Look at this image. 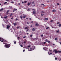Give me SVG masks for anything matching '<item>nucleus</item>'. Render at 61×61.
<instances>
[{"instance_id":"obj_53","label":"nucleus","mask_w":61,"mask_h":61,"mask_svg":"<svg viewBox=\"0 0 61 61\" xmlns=\"http://www.w3.org/2000/svg\"><path fill=\"white\" fill-rule=\"evenodd\" d=\"M50 22H53V20H51V21Z\"/></svg>"},{"instance_id":"obj_33","label":"nucleus","mask_w":61,"mask_h":61,"mask_svg":"<svg viewBox=\"0 0 61 61\" xmlns=\"http://www.w3.org/2000/svg\"><path fill=\"white\" fill-rule=\"evenodd\" d=\"M32 36V35H30V37H31Z\"/></svg>"},{"instance_id":"obj_42","label":"nucleus","mask_w":61,"mask_h":61,"mask_svg":"<svg viewBox=\"0 0 61 61\" xmlns=\"http://www.w3.org/2000/svg\"><path fill=\"white\" fill-rule=\"evenodd\" d=\"M29 20H31H31H32V19H31V18H30L29 19Z\"/></svg>"},{"instance_id":"obj_4","label":"nucleus","mask_w":61,"mask_h":61,"mask_svg":"<svg viewBox=\"0 0 61 61\" xmlns=\"http://www.w3.org/2000/svg\"><path fill=\"white\" fill-rule=\"evenodd\" d=\"M30 51H32V50H34L35 48H30Z\"/></svg>"},{"instance_id":"obj_13","label":"nucleus","mask_w":61,"mask_h":61,"mask_svg":"<svg viewBox=\"0 0 61 61\" xmlns=\"http://www.w3.org/2000/svg\"><path fill=\"white\" fill-rule=\"evenodd\" d=\"M56 33H59V30H57Z\"/></svg>"},{"instance_id":"obj_62","label":"nucleus","mask_w":61,"mask_h":61,"mask_svg":"<svg viewBox=\"0 0 61 61\" xmlns=\"http://www.w3.org/2000/svg\"><path fill=\"white\" fill-rule=\"evenodd\" d=\"M33 6L34 7V6H35V5H33Z\"/></svg>"},{"instance_id":"obj_49","label":"nucleus","mask_w":61,"mask_h":61,"mask_svg":"<svg viewBox=\"0 0 61 61\" xmlns=\"http://www.w3.org/2000/svg\"><path fill=\"white\" fill-rule=\"evenodd\" d=\"M30 23H33V21H31Z\"/></svg>"},{"instance_id":"obj_1","label":"nucleus","mask_w":61,"mask_h":61,"mask_svg":"<svg viewBox=\"0 0 61 61\" xmlns=\"http://www.w3.org/2000/svg\"><path fill=\"white\" fill-rule=\"evenodd\" d=\"M6 48H9L10 47V44H6L4 46Z\"/></svg>"},{"instance_id":"obj_37","label":"nucleus","mask_w":61,"mask_h":61,"mask_svg":"<svg viewBox=\"0 0 61 61\" xmlns=\"http://www.w3.org/2000/svg\"><path fill=\"white\" fill-rule=\"evenodd\" d=\"M49 28V27H47L46 28L47 29H48Z\"/></svg>"},{"instance_id":"obj_60","label":"nucleus","mask_w":61,"mask_h":61,"mask_svg":"<svg viewBox=\"0 0 61 61\" xmlns=\"http://www.w3.org/2000/svg\"><path fill=\"white\" fill-rule=\"evenodd\" d=\"M29 34V33H26V34H27V35H28Z\"/></svg>"},{"instance_id":"obj_52","label":"nucleus","mask_w":61,"mask_h":61,"mask_svg":"<svg viewBox=\"0 0 61 61\" xmlns=\"http://www.w3.org/2000/svg\"><path fill=\"white\" fill-rule=\"evenodd\" d=\"M7 16H6L5 17H4V18L6 19V18H7Z\"/></svg>"},{"instance_id":"obj_55","label":"nucleus","mask_w":61,"mask_h":61,"mask_svg":"<svg viewBox=\"0 0 61 61\" xmlns=\"http://www.w3.org/2000/svg\"><path fill=\"white\" fill-rule=\"evenodd\" d=\"M27 24H29V22H27Z\"/></svg>"},{"instance_id":"obj_50","label":"nucleus","mask_w":61,"mask_h":61,"mask_svg":"<svg viewBox=\"0 0 61 61\" xmlns=\"http://www.w3.org/2000/svg\"><path fill=\"white\" fill-rule=\"evenodd\" d=\"M3 44H6V43H4V42H3Z\"/></svg>"},{"instance_id":"obj_40","label":"nucleus","mask_w":61,"mask_h":61,"mask_svg":"<svg viewBox=\"0 0 61 61\" xmlns=\"http://www.w3.org/2000/svg\"><path fill=\"white\" fill-rule=\"evenodd\" d=\"M14 44H16V41H15L14 42Z\"/></svg>"},{"instance_id":"obj_18","label":"nucleus","mask_w":61,"mask_h":61,"mask_svg":"<svg viewBox=\"0 0 61 61\" xmlns=\"http://www.w3.org/2000/svg\"><path fill=\"white\" fill-rule=\"evenodd\" d=\"M26 17V16L25 15L23 16V18H25Z\"/></svg>"},{"instance_id":"obj_16","label":"nucleus","mask_w":61,"mask_h":61,"mask_svg":"<svg viewBox=\"0 0 61 61\" xmlns=\"http://www.w3.org/2000/svg\"><path fill=\"white\" fill-rule=\"evenodd\" d=\"M20 18L21 20H23V18H22V16H20Z\"/></svg>"},{"instance_id":"obj_20","label":"nucleus","mask_w":61,"mask_h":61,"mask_svg":"<svg viewBox=\"0 0 61 61\" xmlns=\"http://www.w3.org/2000/svg\"><path fill=\"white\" fill-rule=\"evenodd\" d=\"M14 24V26H15V25H16V23L15 22L14 23H13Z\"/></svg>"},{"instance_id":"obj_58","label":"nucleus","mask_w":61,"mask_h":61,"mask_svg":"<svg viewBox=\"0 0 61 61\" xmlns=\"http://www.w3.org/2000/svg\"><path fill=\"white\" fill-rule=\"evenodd\" d=\"M48 40L47 39L45 40V41H48Z\"/></svg>"},{"instance_id":"obj_2","label":"nucleus","mask_w":61,"mask_h":61,"mask_svg":"<svg viewBox=\"0 0 61 61\" xmlns=\"http://www.w3.org/2000/svg\"><path fill=\"white\" fill-rule=\"evenodd\" d=\"M53 51L54 52V51H55V53H58V51L57 50L56 51V49H54Z\"/></svg>"},{"instance_id":"obj_44","label":"nucleus","mask_w":61,"mask_h":61,"mask_svg":"<svg viewBox=\"0 0 61 61\" xmlns=\"http://www.w3.org/2000/svg\"><path fill=\"white\" fill-rule=\"evenodd\" d=\"M46 42H44L43 43L44 44H46Z\"/></svg>"},{"instance_id":"obj_56","label":"nucleus","mask_w":61,"mask_h":61,"mask_svg":"<svg viewBox=\"0 0 61 61\" xmlns=\"http://www.w3.org/2000/svg\"><path fill=\"white\" fill-rule=\"evenodd\" d=\"M25 50H23V52H25Z\"/></svg>"},{"instance_id":"obj_31","label":"nucleus","mask_w":61,"mask_h":61,"mask_svg":"<svg viewBox=\"0 0 61 61\" xmlns=\"http://www.w3.org/2000/svg\"><path fill=\"white\" fill-rule=\"evenodd\" d=\"M43 36H44V35L43 34L41 36V37H43Z\"/></svg>"},{"instance_id":"obj_8","label":"nucleus","mask_w":61,"mask_h":61,"mask_svg":"<svg viewBox=\"0 0 61 61\" xmlns=\"http://www.w3.org/2000/svg\"><path fill=\"white\" fill-rule=\"evenodd\" d=\"M48 20V18H46L44 19V20Z\"/></svg>"},{"instance_id":"obj_43","label":"nucleus","mask_w":61,"mask_h":61,"mask_svg":"<svg viewBox=\"0 0 61 61\" xmlns=\"http://www.w3.org/2000/svg\"><path fill=\"white\" fill-rule=\"evenodd\" d=\"M57 4V5H60V4L59 3H58Z\"/></svg>"},{"instance_id":"obj_24","label":"nucleus","mask_w":61,"mask_h":61,"mask_svg":"<svg viewBox=\"0 0 61 61\" xmlns=\"http://www.w3.org/2000/svg\"><path fill=\"white\" fill-rule=\"evenodd\" d=\"M3 40V38L0 37V40Z\"/></svg>"},{"instance_id":"obj_59","label":"nucleus","mask_w":61,"mask_h":61,"mask_svg":"<svg viewBox=\"0 0 61 61\" xmlns=\"http://www.w3.org/2000/svg\"><path fill=\"white\" fill-rule=\"evenodd\" d=\"M26 1H24V3H26Z\"/></svg>"},{"instance_id":"obj_17","label":"nucleus","mask_w":61,"mask_h":61,"mask_svg":"<svg viewBox=\"0 0 61 61\" xmlns=\"http://www.w3.org/2000/svg\"><path fill=\"white\" fill-rule=\"evenodd\" d=\"M9 11H10L9 10H8L6 12V13H8Z\"/></svg>"},{"instance_id":"obj_57","label":"nucleus","mask_w":61,"mask_h":61,"mask_svg":"<svg viewBox=\"0 0 61 61\" xmlns=\"http://www.w3.org/2000/svg\"><path fill=\"white\" fill-rule=\"evenodd\" d=\"M60 24V23L59 22H58L57 23V24Z\"/></svg>"},{"instance_id":"obj_61","label":"nucleus","mask_w":61,"mask_h":61,"mask_svg":"<svg viewBox=\"0 0 61 61\" xmlns=\"http://www.w3.org/2000/svg\"><path fill=\"white\" fill-rule=\"evenodd\" d=\"M52 53H51L50 54V55H52Z\"/></svg>"},{"instance_id":"obj_25","label":"nucleus","mask_w":61,"mask_h":61,"mask_svg":"<svg viewBox=\"0 0 61 61\" xmlns=\"http://www.w3.org/2000/svg\"><path fill=\"white\" fill-rule=\"evenodd\" d=\"M41 12L42 13L45 14V12L44 11H41Z\"/></svg>"},{"instance_id":"obj_29","label":"nucleus","mask_w":61,"mask_h":61,"mask_svg":"<svg viewBox=\"0 0 61 61\" xmlns=\"http://www.w3.org/2000/svg\"><path fill=\"white\" fill-rule=\"evenodd\" d=\"M6 3H7V2H5L3 4H4V5H5V4H6Z\"/></svg>"},{"instance_id":"obj_10","label":"nucleus","mask_w":61,"mask_h":61,"mask_svg":"<svg viewBox=\"0 0 61 61\" xmlns=\"http://www.w3.org/2000/svg\"><path fill=\"white\" fill-rule=\"evenodd\" d=\"M44 14L45 13H41V16H43V15H44Z\"/></svg>"},{"instance_id":"obj_3","label":"nucleus","mask_w":61,"mask_h":61,"mask_svg":"<svg viewBox=\"0 0 61 61\" xmlns=\"http://www.w3.org/2000/svg\"><path fill=\"white\" fill-rule=\"evenodd\" d=\"M43 49L44 50H45V51H47V48H46V47H45L43 48Z\"/></svg>"},{"instance_id":"obj_41","label":"nucleus","mask_w":61,"mask_h":61,"mask_svg":"<svg viewBox=\"0 0 61 61\" xmlns=\"http://www.w3.org/2000/svg\"><path fill=\"white\" fill-rule=\"evenodd\" d=\"M32 4H34V2H32Z\"/></svg>"},{"instance_id":"obj_9","label":"nucleus","mask_w":61,"mask_h":61,"mask_svg":"<svg viewBox=\"0 0 61 61\" xmlns=\"http://www.w3.org/2000/svg\"><path fill=\"white\" fill-rule=\"evenodd\" d=\"M17 10V9H14V10H13V12H14L15 11H16Z\"/></svg>"},{"instance_id":"obj_47","label":"nucleus","mask_w":61,"mask_h":61,"mask_svg":"<svg viewBox=\"0 0 61 61\" xmlns=\"http://www.w3.org/2000/svg\"><path fill=\"white\" fill-rule=\"evenodd\" d=\"M49 51L50 52H51V51H52V50H49Z\"/></svg>"},{"instance_id":"obj_15","label":"nucleus","mask_w":61,"mask_h":61,"mask_svg":"<svg viewBox=\"0 0 61 61\" xmlns=\"http://www.w3.org/2000/svg\"><path fill=\"white\" fill-rule=\"evenodd\" d=\"M33 13L34 14H35L36 13V11H33Z\"/></svg>"},{"instance_id":"obj_27","label":"nucleus","mask_w":61,"mask_h":61,"mask_svg":"<svg viewBox=\"0 0 61 61\" xmlns=\"http://www.w3.org/2000/svg\"><path fill=\"white\" fill-rule=\"evenodd\" d=\"M28 29V28L27 27H26L25 28V29Z\"/></svg>"},{"instance_id":"obj_39","label":"nucleus","mask_w":61,"mask_h":61,"mask_svg":"<svg viewBox=\"0 0 61 61\" xmlns=\"http://www.w3.org/2000/svg\"><path fill=\"white\" fill-rule=\"evenodd\" d=\"M26 41H24V42H23V43H24V44H26Z\"/></svg>"},{"instance_id":"obj_64","label":"nucleus","mask_w":61,"mask_h":61,"mask_svg":"<svg viewBox=\"0 0 61 61\" xmlns=\"http://www.w3.org/2000/svg\"><path fill=\"white\" fill-rule=\"evenodd\" d=\"M60 44H61V42H60Z\"/></svg>"},{"instance_id":"obj_23","label":"nucleus","mask_w":61,"mask_h":61,"mask_svg":"<svg viewBox=\"0 0 61 61\" xmlns=\"http://www.w3.org/2000/svg\"><path fill=\"white\" fill-rule=\"evenodd\" d=\"M55 41L57 40V38H55Z\"/></svg>"},{"instance_id":"obj_26","label":"nucleus","mask_w":61,"mask_h":61,"mask_svg":"<svg viewBox=\"0 0 61 61\" xmlns=\"http://www.w3.org/2000/svg\"><path fill=\"white\" fill-rule=\"evenodd\" d=\"M20 27V26H19L18 27H17L16 28H17V29H19V28Z\"/></svg>"},{"instance_id":"obj_11","label":"nucleus","mask_w":61,"mask_h":61,"mask_svg":"<svg viewBox=\"0 0 61 61\" xmlns=\"http://www.w3.org/2000/svg\"><path fill=\"white\" fill-rule=\"evenodd\" d=\"M30 4H31V3H28L27 5L28 6H29V5H30Z\"/></svg>"},{"instance_id":"obj_28","label":"nucleus","mask_w":61,"mask_h":61,"mask_svg":"<svg viewBox=\"0 0 61 61\" xmlns=\"http://www.w3.org/2000/svg\"><path fill=\"white\" fill-rule=\"evenodd\" d=\"M41 5H44V6H45V5H44V4H41Z\"/></svg>"},{"instance_id":"obj_6","label":"nucleus","mask_w":61,"mask_h":61,"mask_svg":"<svg viewBox=\"0 0 61 61\" xmlns=\"http://www.w3.org/2000/svg\"><path fill=\"white\" fill-rule=\"evenodd\" d=\"M32 30L33 31H35V30H36V29L34 28H33L32 29Z\"/></svg>"},{"instance_id":"obj_22","label":"nucleus","mask_w":61,"mask_h":61,"mask_svg":"<svg viewBox=\"0 0 61 61\" xmlns=\"http://www.w3.org/2000/svg\"><path fill=\"white\" fill-rule=\"evenodd\" d=\"M12 15H13V14L12 13H11L10 17H11V16Z\"/></svg>"},{"instance_id":"obj_19","label":"nucleus","mask_w":61,"mask_h":61,"mask_svg":"<svg viewBox=\"0 0 61 61\" xmlns=\"http://www.w3.org/2000/svg\"><path fill=\"white\" fill-rule=\"evenodd\" d=\"M58 26H59V27H60V26H61V24H60L58 25Z\"/></svg>"},{"instance_id":"obj_34","label":"nucleus","mask_w":61,"mask_h":61,"mask_svg":"<svg viewBox=\"0 0 61 61\" xmlns=\"http://www.w3.org/2000/svg\"><path fill=\"white\" fill-rule=\"evenodd\" d=\"M55 60H57V58L56 57L55 58Z\"/></svg>"},{"instance_id":"obj_38","label":"nucleus","mask_w":61,"mask_h":61,"mask_svg":"<svg viewBox=\"0 0 61 61\" xmlns=\"http://www.w3.org/2000/svg\"><path fill=\"white\" fill-rule=\"evenodd\" d=\"M15 20L16 21H17V20H18V19L16 18L15 19Z\"/></svg>"},{"instance_id":"obj_7","label":"nucleus","mask_w":61,"mask_h":61,"mask_svg":"<svg viewBox=\"0 0 61 61\" xmlns=\"http://www.w3.org/2000/svg\"><path fill=\"white\" fill-rule=\"evenodd\" d=\"M35 25H36V26H38V25H39V24L37 23H36Z\"/></svg>"},{"instance_id":"obj_45","label":"nucleus","mask_w":61,"mask_h":61,"mask_svg":"<svg viewBox=\"0 0 61 61\" xmlns=\"http://www.w3.org/2000/svg\"><path fill=\"white\" fill-rule=\"evenodd\" d=\"M20 46L21 47H23V45H20Z\"/></svg>"},{"instance_id":"obj_14","label":"nucleus","mask_w":61,"mask_h":61,"mask_svg":"<svg viewBox=\"0 0 61 61\" xmlns=\"http://www.w3.org/2000/svg\"><path fill=\"white\" fill-rule=\"evenodd\" d=\"M56 10L55 9H54L52 10V11L53 12H56Z\"/></svg>"},{"instance_id":"obj_30","label":"nucleus","mask_w":61,"mask_h":61,"mask_svg":"<svg viewBox=\"0 0 61 61\" xmlns=\"http://www.w3.org/2000/svg\"><path fill=\"white\" fill-rule=\"evenodd\" d=\"M46 42H48V43H49L50 42V41H46Z\"/></svg>"},{"instance_id":"obj_21","label":"nucleus","mask_w":61,"mask_h":61,"mask_svg":"<svg viewBox=\"0 0 61 61\" xmlns=\"http://www.w3.org/2000/svg\"><path fill=\"white\" fill-rule=\"evenodd\" d=\"M3 8L1 9H0V11H3Z\"/></svg>"},{"instance_id":"obj_35","label":"nucleus","mask_w":61,"mask_h":61,"mask_svg":"<svg viewBox=\"0 0 61 61\" xmlns=\"http://www.w3.org/2000/svg\"><path fill=\"white\" fill-rule=\"evenodd\" d=\"M30 46H27L28 48H29Z\"/></svg>"},{"instance_id":"obj_48","label":"nucleus","mask_w":61,"mask_h":61,"mask_svg":"<svg viewBox=\"0 0 61 61\" xmlns=\"http://www.w3.org/2000/svg\"><path fill=\"white\" fill-rule=\"evenodd\" d=\"M11 3L12 4H14V2H13L12 1Z\"/></svg>"},{"instance_id":"obj_63","label":"nucleus","mask_w":61,"mask_h":61,"mask_svg":"<svg viewBox=\"0 0 61 61\" xmlns=\"http://www.w3.org/2000/svg\"><path fill=\"white\" fill-rule=\"evenodd\" d=\"M11 19H13V17H12L11 18Z\"/></svg>"},{"instance_id":"obj_36","label":"nucleus","mask_w":61,"mask_h":61,"mask_svg":"<svg viewBox=\"0 0 61 61\" xmlns=\"http://www.w3.org/2000/svg\"><path fill=\"white\" fill-rule=\"evenodd\" d=\"M61 51H58V53H60L61 52Z\"/></svg>"},{"instance_id":"obj_51","label":"nucleus","mask_w":61,"mask_h":61,"mask_svg":"<svg viewBox=\"0 0 61 61\" xmlns=\"http://www.w3.org/2000/svg\"><path fill=\"white\" fill-rule=\"evenodd\" d=\"M1 42H4V40H2V41H1Z\"/></svg>"},{"instance_id":"obj_12","label":"nucleus","mask_w":61,"mask_h":61,"mask_svg":"<svg viewBox=\"0 0 61 61\" xmlns=\"http://www.w3.org/2000/svg\"><path fill=\"white\" fill-rule=\"evenodd\" d=\"M3 40H4V42H5V43H6L7 42V41H6L4 39H3Z\"/></svg>"},{"instance_id":"obj_5","label":"nucleus","mask_w":61,"mask_h":61,"mask_svg":"<svg viewBox=\"0 0 61 61\" xmlns=\"http://www.w3.org/2000/svg\"><path fill=\"white\" fill-rule=\"evenodd\" d=\"M9 27H10V26L9 25H7L6 28H7V29H8Z\"/></svg>"},{"instance_id":"obj_54","label":"nucleus","mask_w":61,"mask_h":61,"mask_svg":"<svg viewBox=\"0 0 61 61\" xmlns=\"http://www.w3.org/2000/svg\"><path fill=\"white\" fill-rule=\"evenodd\" d=\"M33 40H36V38L33 39Z\"/></svg>"},{"instance_id":"obj_46","label":"nucleus","mask_w":61,"mask_h":61,"mask_svg":"<svg viewBox=\"0 0 61 61\" xmlns=\"http://www.w3.org/2000/svg\"><path fill=\"white\" fill-rule=\"evenodd\" d=\"M28 30L27 29V30H26V32H28Z\"/></svg>"},{"instance_id":"obj_32","label":"nucleus","mask_w":61,"mask_h":61,"mask_svg":"<svg viewBox=\"0 0 61 61\" xmlns=\"http://www.w3.org/2000/svg\"><path fill=\"white\" fill-rule=\"evenodd\" d=\"M30 9L29 8H28V11H29V10H30Z\"/></svg>"}]
</instances>
